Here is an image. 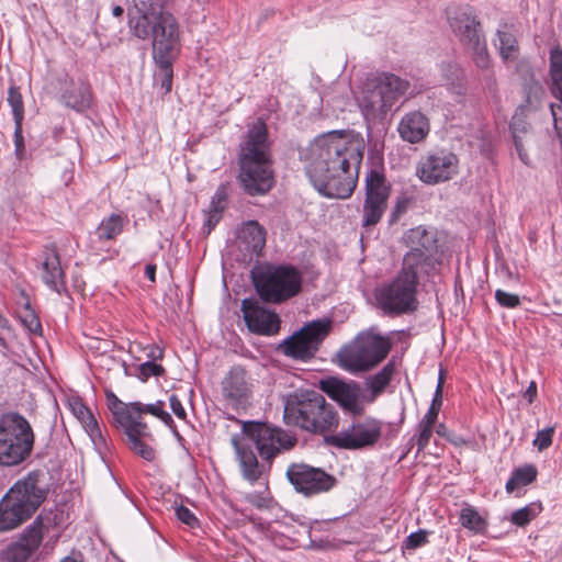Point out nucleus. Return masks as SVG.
<instances>
[{"instance_id":"obj_12","label":"nucleus","mask_w":562,"mask_h":562,"mask_svg":"<svg viewBox=\"0 0 562 562\" xmlns=\"http://www.w3.org/2000/svg\"><path fill=\"white\" fill-rule=\"evenodd\" d=\"M241 430L256 445L260 457L269 462L281 451L293 448L297 441L282 428L262 422H244Z\"/></svg>"},{"instance_id":"obj_25","label":"nucleus","mask_w":562,"mask_h":562,"mask_svg":"<svg viewBox=\"0 0 562 562\" xmlns=\"http://www.w3.org/2000/svg\"><path fill=\"white\" fill-rule=\"evenodd\" d=\"M430 130L427 116L420 111L406 113L400 121L397 131L401 138L409 144H417L426 138Z\"/></svg>"},{"instance_id":"obj_62","label":"nucleus","mask_w":562,"mask_h":562,"mask_svg":"<svg viewBox=\"0 0 562 562\" xmlns=\"http://www.w3.org/2000/svg\"><path fill=\"white\" fill-rule=\"evenodd\" d=\"M145 276L147 279L151 282H155L156 280V266L155 265H147L145 267Z\"/></svg>"},{"instance_id":"obj_36","label":"nucleus","mask_w":562,"mask_h":562,"mask_svg":"<svg viewBox=\"0 0 562 562\" xmlns=\"http://www.w3.org/2000/svg\"><path fill=\"white\" fill-rule=\"evenodd\" d=\"M507 27L508 25L504 24L496 33L499 41V55L504 60H515L519 55V47L516 37L507 31Z\"/></svg>"},{"instance_id":"obj_18","label":"nucleus","mask_w":562,"mask_h":562,"mask_svg":"<svg viewBox=\"0 0 562 562\" xmlns=\"http://www.w3.org/2000/svg\"><path fill=\"white\" fill-rule=\"evenodd\" d=\"M43 474L40 471L30 472L16 481L5 494L22 506L25 514L32 516L45 501L47 490L42 484Z\"/></svg>"},{"instance_id":"obj_53","label":"nucleus","mask_w":562,"mask_h":562,"mask_svg":"<svg viewBox=\"0 0 562 562\" xmlns=\"http://www.w3.org/2000/svg\"><path fill=\"white\" fill-rule=\"evenodd\" d=\"M495 300L502 307L506 308H515L520 305V299L517 294L499 289L495 291Z\"/></svg>"},{"instance_id":"obj_19","label":"nucleus","mask_w":562,"mask_h":562,"mask_svg":"<svg viewBox=\"0 0 562 562\" xmlns=\"http://www.w3.org/2000/svg\"><path fill=\"white\" fill-rule=\"evenodd\" d=\"M113 403L110 405V409L113 414L114 423H121V414L127 415L133 423H144L142 420V414H150L159 418L169 428L175 427V422L171 415L165 411V402L156 401L150 404H143L140 402H133L130 404L122 403L117 397L113 395Z\"/></svg>"},{"instance_id":"obj_30","label":"nucleus","mask_w":562,"mask_h":562,"mask_svg":"<svg viewBox=\"0 0 562 562\" xmlns=\"http://www.w3.org/2000/svg\"><path fill=\"white\" fill-rule=\"evenodd\" d=\"M31 518L23 510L19 503H15L8 495L0 501V532L9 531L19 527L22 522Z\"/></svg>"},{"instance_id":"obj_42","label":"nucleus","mask_w":562,"mask_h":562,"mask_svg":"<svg viewBox=\"0 0 562 562\" xmlns=\"http://www.w3.org/2000/svg\"><path fill=\"white\" fill-rule=\"evenodd\" d=\"M510 132L514 140L522 139V137L530 133L531 125L525 119V106H519L515 112L510 122Z\"/></svg>"},{"instance_id":"obj_26","label":"nucleus","mask_w":562,"mask_h":562,"mask_svg":"<svg viewBox=\"0 0 562 562\" xmlns=\"http://www.w3.org/2000/svg\"><path fill=\"white\" fill-rule=\"evenodd\" d=\"M70 412L82 425L93 445L97 448L106 446V440L101 432L100 426L92 412L85 405L81 398L71 397L68 402Z\"/></svg>"},{"instance_id":"obj_15","label":"nucleus","mask_w":562,"mask_h":562,"mask_svg":"<svg viewBox=\"0 0 562 562\" xmlns=\"http://www.w3.org/2000/svg\"><path fill=\"white\" fill-rule=\"evenodd\" d=\"M285 475L295 492L306 497L326 493L337 483L334 475L321 468H315L306 463L290 464Z\"/></svg>"},{"instance_id":"obj_17","label":"nucleus","mask_w":562,"mask_h":562,"mask_svg":"<svg viewBox=\"0 0 562 562\" xmlns=\"http://www.w3.org/2000/svg\"><path fill=\"white\" fill-rule=\"evenodd\" d=\"M367 195L363 204V226L376 225L387 205L390 189L385 183L384 176L376 171L370 170L366 178Z\"/></svg>"},{"instance_id":"obj_56","label":"nucleus","mask_w":562,"mask_h":562,"mask_svg":"<svg viewBox=\"0 0 562 562\" xmlns=\"http://www.w3.org/2000/svg\"><path fill=\"white\" fill-rule=\"evenodd\" d=\"M14 147L18 159L22 160L25 156L24 138L22 134V122L14 123Z\"/></svg>"},{"instance_id":"obj_29","label":"nucleus","mask_w":562,"mask_h":562,"mask_svg":"<svg viewBox=\"0 0 562 562\" xmlns=\"http://www.w3.org/2000/svg\"><path fill=\"white\" fill-rule=\"evenodd\" d=\"M432 268L431 252L422 248L409 249L403 258V267L400 272H405L407 277L418 284V278L422 273H428Z\"/></svg>"},{"instance_id":"obj_44","label":"nucleus","mask_w":562,"mask_h":562,"mask_svg":"<svg viewBox=\"0 0 562 562\" xmlns=\"http://www.w3.org/2000/svg\"><path fill=\"white\" fill-rule=\"evenodd\" d=\"M8 103L12 109L14 123L23 122L24 119V105L20 89L15 86L9 88L8 91Z\"/></svg>"},{"instance_id":"obj_10","label":"nucleus","mask_w":562,"mask_h":562,"mask_svg":"<svg viewBox=\"0 0 562 562\" xmlns=\"http://www.w3.org/2000/svg\"><path fill=\"white\" fill-rule=\"evenodd\" d=\"M417 283L405 272H398L389 283L382 284L375 293L379 306L386 314L401 315L418 307Z\"/></svg>"},{"instance_id":"obj_33","label":"nucleus","mask_w":562,"mask_h":562,"mask_svg":"<svg viewBox=\"0 0 562 562\" xmlns=\"http://www.w3.org/2000/svg\"><path fill=\"white\" fill-rule=\"evenodd\" d=\"M550 92L562 104V49L554 47L549 58Z\"/></svg>"},{"instance_id":"obj_16","label":"nucleus","mask_w":562,"mask_h":562,"mask_svg":"<svg viewBox=\"0 0 562 562\" xmlns=\"http://www.w3.org/2000/svg\"><path fill=\"white\" fill-rule=\"evenodd\" d=\"M319 389L351 417L361 416L364 413V394L358 382L328 376L319 381Z\"/></svg>"},{"instance_id":"obj_32","label":"nucleus","mask_w":562,"mask_h":562,"mask_svg":"<svg viewBox=\"0 0 562 562\" xmlns=\"http://www.w3.org/2000/svg\"><path fill=\"white\" fill-rule=\"evenodd\" d=\"M333 328V321L328 317L318 318L306 323L300 330L301 335L321 348L324 340L329 336Z\"/></svg>"},{"instance_id":"obj_39","label":"nucleus","mask_w":562,"mask_h":562,"mask_svg":"<svg viewBox=\"0 0 562 562\" xmlns=\"http://www.w3.org/2000/svg\"><path fill=\"white\" fill-rule=\"evenodd\" d=\"M537 473L536 467L531 464L516 469L506 482V492L513 493L516 488L530 484L536 480Z\"/></svg>"},{"instance_id":"obj_52","label":"nucleus","mask_w":562,"mask_h":562,"mask_svg":"<svg viewBox=\"0 0 562 562\" xmlns=\"http://www.w3.org/2000/svg\"><path fill=\"white\" fill-rule=\"evenodd\" d=\"M245 499L258 509L269 508L271 503V498L267 491L248 493L246 494Z\"/></svg>"},{"instance_id":"obj_1","label":"nucleus","mask_w":562,"mask_h":562,"mask_svg":"<svg viewBox=\"0 0 562 562\" xmlns=\"http://www.w3.org/2000/svg\"><path fill=\"white\" fill-rule=\"evenodd\" d=\"M366 144L359 134L331 131L301 150L304 171L315 190L330 199L349 198L358 180Z\"/></svg>"},{"instance_id":"obj_51","label":"nucleus","mask_w":562,"mask_h":562,"mask_svg":"<svg viewBox=\"0 0 562 562\" xmlns=\"http://www.w3.org/2000/svg\"><path fill=\"white\" fill-rule=\"evenodd\" d=\"M164 372L165 369L162 366L154 361H146L138 367L137 378L146 382L150 376H160Z\"/></svg>"},{"instance_id":"obj_47","label":"nucleus","mask_w":562,"mask_h":562,"mask_svg":"<svg viewBox=\"0 0 562 562\" xmlns=\"http://www.w3.org/2000/svg\"><path fill=\"white\" fill-rule=\"evenodd\" d=\"M20 319L24 327L31 334H40L42 333V325L40 318L35 314V312L30 307V302L26 301L24 305L23 312L20 314Z\"/></svg>"},{"instance_id":"obj_13","label":"nucleus","mask_w":562,"mask_h":562,"mask_svg":"<svg viewBox=\"0 0 562 562\" xmlns=\"http://www.w3.org/2000/svg\"><path fill=\"white\" fill-rule=\"evenodd\" d=\"M149 36L153 37V58L166 66L176 60L180 53L179 24L171 13L160 14L150 21Z\"/></svg>"},{"instance_id":"obj_59","label":"nucleus","mask_w":562,"mask_h":562,"mask_svg":"<svg viewBox=\"0 0 562 562\" xmlns=\"http://www.w3.org/2000/svg\"><path fill=\"white\" fill-rule=\"evenodd\" d=\"M514 145H515V148H516V151L518 154V157L519 159L524 162V164H528V160H529V156L524 147V143H522V139H518V140H514Z\"/></svg>"},{"instance_id":"obj_31","label":"nucleus","mask_w":562,"mask_h":562,"mask_svg":"<svg viewBox=\"0 0 562 562\" xmlns=\"http://www.w3.org/2000/svg\"><path fill=\"white\" fill-rule=\"evenodd\" d=\"M239 238L250 255L259 256L266 245V231L258 222L249 221L243 225Z\"/></svg>"},{"instance_id":"obj_45","label":"nucleus","mask_w":562,"mask_h":562,"mask_svg":"<svg viewBox=\"0 0 562 562\" xmlns=\"http://www.w3.org/2000/svg\"><path fill=\"white\" fill-rule=\"evenodd\" d=\"M442 385H443V378L442 372L439 374V380L437 383V387L435 390V394L430 404V407L428 408L427 413L424 415L423 419H426L427 422H437L441 405H442Z\"/></svg>"},{"instance_id":"obj_55","label":"nucleus","mask_w":562,"mask_h":562,"mask_svg":"<svg viewBox=\"0 0 562 562\" xmlns=\"http://www.w3.org/2000/svg\"><path fill=\"white\" fill-rule=\"evenodd\" d=\"M175 514L177 518L183 524L188 525L191 528H194L199 525V520L188 507L183 505H179L175 508Z\"/></svg>"},{"instance_id":"obj_3","label":"nucleus","mask_w":562,"mask_h":562,"mask_svg":"<svg viewBox=\"0 0 562 562\" xmlns=\"http://www.w3.org/2000/svg\"><path fill=\"white\" fill-rule=\"evenodd\" d=\"M283 418L288 425L323 436L336 431L340 419L336 408L314 390H297L289 394Z\"/></svg>"},{"instance_id":"obj_23","label":"nucleus","mask_w":562,"mask_h":562,"mask_svg":"<svg viewBox=\"0 0 562 562\" xmlns=\"http://www.w3.org/2000/svg\"><path fill=\"white\" fill-rule=\"evenodd\" d=\"M231 442L239 463L241 476L251 484L259 481L263 465L259 463L254 450L244 442V438L239 435L232 436Z\"/></svg>"},{"instance_id":"obj_11","label":"nucleus","mask_w":562,"mask_h":562,"mask_svg":"<svg viewBox=\"0 0 562 562\" xmlns=\"http://www.w3.org/2000/svg\"><path fill=\"white\" fill-rule=\"evenodd\" d=\"M58 524L59 514L56 510L42 512L24 530L19 540L2 551V562H26L40 548L44 535Z\"/></svg>"},{"instance_id":"obj_61","label":"nucleus","mask_w":562,"mask_h":562,"mask_svg":"<svg viewBox=\"0 0 562 562\" xmlns=\"http://www.w3.org/2000/svg\"><path fill=\"white\" fill-rule=\"evenodd\" d=\"M537 395V385H536V382H530V384L528 385L526 392H525V397L528 398V402L529 403H532L533 402V398L536 397Z\"/></svg>"},{"instance_id":"obj_8","label":"nucleus","mask_w":562,"mask_h":562,"mask_svg":"<svg viewBox=\"0 0 562 562\" xmlns=\"http://www.w3.org/2000/svg\"><path fill=\"white\" fill-rule=\"evenodd\" d=\"M255 289L261 300L281 303L301 290V276L291 267H267L252 273Z\"/></svg>"},{"instance_id":"obj_54","label":"nucleus","mask_w":562,"mask_h":562,"mask_svg":"<svg viewBox=\"0 0 562 562\" xmlns=\"http://www.w3.org/2000/svg\"><path fill=\"white\" fill-rule=\"evenodd\" d=\"M553 434V427H548L542 430H539L536 435V438L533 439V446L537 447L539 451L548 449L552 445Z\"/></svg>"},{"instance_id":"obj_7","label":"nucleus","mask_w":562,"mask_h":562,"mask_svg":"<svg viewBox=\"0 0 562 562\" xmlns=\"http://www.w3.org/2000/svg\"><path fill=\"white\" fill-rule=\"evenodd\" d=\"M449 26L459 42L471 52L472 59L480 69H487L490 55L475 11L470 5L452 7L447 10Z\"/></svg>"},{"instance_id":"obj_20","label":"nucleus","mask_w":562,"mask_h":562,"mask_svg":"<svg viewBox=\"0 0 562 562\" xmlns=\"http://www.w3.org/2000/svg\"><path fill=\"white\" fill-rule=\"evenodd\" d=\"M241 312L251 333L271 336L280 329L279 315L266 310L256 299H244L241 301Z\"/></svg>"},{"instance_id":"obj_27","label":"nucleus","mask_w":562,"mask_h":562,"mask_svg":"<svg viewBox=\"0 0 562 562\" xmlns=\"http://www.w3.org/2000/svg\"><path fill=\"white\" fill-rule=\"evenodd\" d=\"M65 274L60 266L59 255L55 247L44 251L43 280L52 290L60 293L65 288Z\"/></svg>"},{"instance_id":"obj_60","label":"nucleus","mask_w":562,"mask_h":562,"mask_svg":"<svg viewBox=\"0 0 562 562\" xmlns=\"http://www.w3.org/2000/svg\"><path fill=\"white\" fill-rule=\"evenodd\" d=\"M225 192L223 190H217L212 198L210 206L224 205Z\"/></svg>"},{"instance_id":"obj_57","label":"nucleus","mask_w":562,"mask_h":562,"mask_svg":"<svg viewBox=\"0 0 562 562\" xmlns=\"http://www.w3.org/2000/svg\"><path fill=\"white\" fill-rule=\"evenodd\" d=\"M175 60H168V65L166 66L162 63H156L162 74L161 87L166 89V91L171 90L172 86V64Z\"/></svg>"},{"instance_id":"obj_64","label":"nucleus","mask_w":562,"mask_h":562,"mask_svg":"<svg viewBox=\"0 0 562 562\" xmlns=\"http://www.w3.org/2000/svg\"><path fill=\"white\" fill-rule=\"evenodd\" d=\"M557 109H561V104L555 105L554 103L550 104V111L553 119V126L555 130H558V119H557Z\"/></svg>"},{"instance_id":"obj_21","label":"nucleus","mask_w":562,"mask_h":562,"mask_svg":"<svg viewBox=\"0 0 562 562\" xmlns=\"http://www.w3.org/2000/svg\"><path fill=\"white\" fill-rule=\"evenodd\" d=\"M223 397L232 405L244 404L251 393V384L246 370L240 366L232 367L221 382Z\"/></svg>"},{"instance_id":"obj_2","label":"nucleus","mask_w":562,"mask_h":562,"mask_svg":"<svg viewBox=\"0 0 562 562\" xmlns=\"http://www.w3.org/2000/svg\"><path fill=\"white\" fill-rule=\"evenodd\" d=\"M238 179L249 195L265 194L273 186L268 131L260 120L248 130L240 147Z\"/></svg>"},{"instance_id":"obj_34","label":"nucleus","mask_w":562,"mask_h":562,"mask_svg":"<svg viewBox=\"0 0 562 562\" xmlns=\"http://www.w3.org/2000/svg\"><path fill=\"white\" fill-rule=\"evenodd\" d=\"M405 243L411 248H422L425 251L431 252V250L436 247V236L435 233L425 228L424 226H417L411 228L405 234Z\"/></svg>"},{"instance_id":"obj_48","label":"nucleus","mask_w":562,"mask_h":562,"mask_svg":"<svg viewBox=\"0 0 562 562\" xmlns=\"http://www.w3.org/2000/svg\"><path fill=\"white\" fill-rule=\"evenodd\" d=\"M429 531L419 529L408 535L403 541L402 549L413 551L428 543Z\"/></svg>"},{"instance_id":"obj_49","label":"nucleus","mask_w":562,"mask_h":562,"mask_svg":"<svg viewBox=\"0 0 562 562\" xmlns=\"http://www.w3.org/2000/svg\"><path fill=\"white\" fill-rule=\"evenodd\" d=\"M224 209L225 205L210 206L209 211L205 212V220L202 226V232L205 236L210 235L213 228L218 224Z\"/></svg>"},{"instance_id":"obj_9","label":"nucleus","mask_w":562,"mask_h":562,"mask_svg":"<svg viewBox=\"0 0 562 562\" xmlns=\"http://www.w3.org/2000/svg\"><path fill=\"white\" fill-rule=\"evenodd\" d=\"M382 423L372 416L352 417L339 431L326 437L330 446L345 450H361L373 447L380 439Z\"/></svg>"},{"instance_id":"obj_63","label":"nucleus","mask_w":562,"mask_h":562,"mask_svg":"<svg viewBox=\"0 0 562 562\" xmlns=\"http://www.w3.org/2000/svg\"><path fill=\"white\" fill-rule=\"evenodd\" d=\"M147 356L153 360L161 359L164 356V350L158 347H151Z\"/></svg>"},{"instance_id":"obj_28","label":"nucleus","mask_w":562,"mask_h":562,"mask_svg":"<svg viewBox=\"0 0 562 562\" xmlns=\"http://www.w3.org/2000/svg\"><path fill=\"white\" fill-rule=\"evenodd\" d=\"M280 349L286 357L303 362L313 359L318 352V347H315L305 336L301 335L300 330L282 341Z\"/></svg>"},{"instance_id":"obj_35","label":"nucleus","mask_w":562,"mask_h":562,"mask_svg":"<svg viewBox=\"0 0 562 562\" xmlns=\"http://www.w3.org/2000/svg\"><path fill=\"white\" fill-rule=\"evenodd\" d=\"M396 372L394 360H390L379 372L366 379V385L373 396L382 394Z\"/></svg>"},{"instance_id":"obj_46","label":"nucleus","mask_w":562,"mask_h":562,"mask_svg":"<svg viewBox=\"0 0 562 562\" xmlns=\"http://www.w3.org/2000/svg\"><path fill=\"white\" fill-rule=\"evenodd\" d=\"M434 422H427L426 419H423L417 425V436H416V443H417V451H423L429 443L430 438L432 436Z\"/></svg>"},{"instance_id":"obj_50","label":"nucleus","mask_w":562,"mask_h":562,"mask_svg":"<svg viewBox=\"0 0 562 562\" xmlns=\"http://www.w3.org/2000/svg\"><path fill=\"white\" fill-rule=\"evenodd\" d=\"M543 88L538 81L531 82L526 91V108H533L535 110L538 109V105L541 102V99L543 97Z\"/></svg>"},{"instance_id":"obj_5","label":"nucleus","mask_w":562,"mask_h":562,"mask_svg":"<svg viewBox=\"0 0 562 562\" xmlns=\"http://www.w3.org/2000/svg\"><path fill=\"white\" fill-rule=\"evenodd\" d=\"M391 341L371 327L360 331L337 352L338 366L352 374L367 372L381 363L391 350Z\"/></svg>"},{"instance_id":"obj_43","label":"nucleus","mask_w":562,"mask_h":562,"mask_svg":"<svg viewBox=\"0 0 562 562\" xmlns=\"http://www.w3.org/2000/svg\"><path fill=\"white\" fill-rule=\"evenodd\" d=\"M541 512V504H529L515 510L510 516V521L519 527L528 525Z\"/></svg>"},{"instance_id":"obj_4","label":"nucleus","mask_w":562,"mask_h":562,"mask_svg":"<svg viewBox=\"0 0 562 562\" xmlns=\"http://www.w3.org/2000/svg\"><path fill=\"white\" fill-rule=\"evenodd\" d=\"M409 87L408 80L391 72L368 77L362 87V95L358 101L366 121L383 119Z\"/></svg>"},{"instance_id":"obj_41","label":"nucleus","mask_w":562,"mask_h":562,"mask_svg":"<svg viewBox=\"0 0 562 562\" xmlns=\"http://www.w3.org/2000/svg\"><path fill=\"white\" fill-rule=\"evenodd\" d=\"M448 88L458 97L465 93V77L463 70L457 65H448L446 68Z\"/></svg>"},{"instance_id":"obj_38","label":"nucleus","mask_w":562,"mask_h":562,"mask_svg":"<svg viewBox=\"0 0 562 562\" xmlns=\"http://www.w3.org/2000/svg\"><path fill=\"white\" fill-rule=\"evenodd\" d=\"M124 226V218L120 214H111L102 220L95 229V234L100 240H111L119 236Z\"/></svg>"},{"instance_id":"obj_14","label":"nucleus","mask_w":562,"mask_h":562,"mask_svg":"<svg viewBox=\"0 0 562 562\" xmlns=\"http://www.w3.org/2000/svg\"><path fill=\"white\" fill-rule=\"evenodd\" d=\"M459 173V158L449 149L428 151L416 166L417 178L429 186L450 181Z\"/></svg>"},{"instance_id":"obj_40","label":"nucleus","mask_w":562,"mask_h":562,"mask_svg":"<svg viewBox=\"0 0 562 562\" xmlns=\"http://www.w3.org/2000/svg\"><path fill=\"white\" fill-rule=\"evenodd\" d=\"M460 522L464 528L473 531L474 533H482L486 529L485 519L472 506H467L461 509Z\"/></svg>"},{"instance_id":"obj_37","label":"nucleus","mask_w":562,"mask_h":562,"mask_svg":"<svg viewBox=\"0 0 562 562\" xmlns=\"http://www.w3.org/2000/svg\"><path fill=\"white\" fill-rule=\"evenodd\" d=\"M65 104L78 112L83 111L90 106L91 95L88 87L81 85L67 90L63 94Z\"/></svg>"},{"instance_id":"obj_22","label":"nucleus","mask_w":562,"mask_h":562,"mask_svg":"<svg viewBox=\"0 0 562 562\" xmlns=\"http://www.w3.org/2000/svg\"><path fill=\"white\" fill-rule=\"evenodd\" d=\"M127 415H121V423H114L116 427H121L127 436L130 448L146 461L155 459L154 449L142 441L143 437H149V430L146 423H133Z\"/></svg>"},{"instance_id":"obj_6","label":"nucleus","mask_w":562,"mask_h":562,"mask_svg":"<svg viewBox=\"0 0 562 562\" xmlns=\"http://www.w3.org/2000/svg\"><path fill=\"white\" fill-rule=\"evenodd\" d=\"M34 431L29 420L19 413L0 416V465L15 467L31 456Z\"/></svg>"},{"instance_id":"obj_58","label":"nucleus","mask_w":562,"mask_h":562,"mask_svg":"<svg viewBox=\"0 0 562 562\" xmlns=\"http://www.w3.org/2000/svg\"><path fill=\"white\" fill-rule=\"evenodd\" d=\"M169 405L172 413L180 419H186L187 413L184 407L182 406L181 401L176 394H171L169 396Z\"/></svg>"},{"instance_id":"obj_24","label":"nucleus","mask_w":562,"mask_h":562,"mask_svg":"<svg viewBox=\"0 0 562 562\" xmlns=\"http://www.w3.org/2000/svg\"><path fill=\"white\" fill-rule=\"evenodd\" d=\"M134 3L138 16L131 19L130 25L136 37L146 40L149 37L150 21L167 12L162 11V0H134Z\"/></svg>"}]
</instances>
